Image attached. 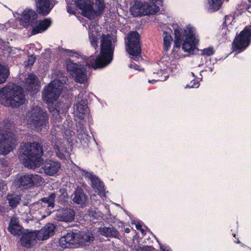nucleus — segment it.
I'll list each match as a JSON object with an SVG mask.
<instances>
[{"label": "nucleus", "mask_w": 251, "mask_h": 251, "mask_svg": "<svg viewBox=\"0 0 251 251\" xmlns=\"http://www.w3.org/2000/svg\"><path fill=\"white\" fill-rule=\"evenodd\" d=\"M114 46L109 34H103L101 39L100 54L96 57L90 56L87 57L83 56L80 52L75 50H67L69 56H75L77 58H81L84 60L85 66L90 69L96 70L104 68L109 64L113 60Z\"/></svg>", "instance_id": "nucleus-1"}, {"label": "nucleus", "mask_w": 251, "mask_h": 251, "mask_svg": "<svg viewBox=\"0 0 251 251\" xmlns=\"http://www.w3.org/2000/svg\"><path fill=\"white\" fill-rule=\"evenodd\" d=\"M43 154V149L40 144L36 142H27L21 147L19 158L25 167L35 169L40 166Z\"/></svg>", "instance_id": "nucleus-2"}, {"label": "nucleus", "mask_w": 251, "mask_h": 251, "mask_svg": "<svg viewBox=\"0 0 251 251\" xmlns=\"http://www.w3.org/2000/svg\"><path fill=\"white\" fill-rule=\"evenodd\" d=\"M25 95L22 87L13 84L0 89V103L7 107L17 108L23 104Z\"/></svg>", "instance_id": "nucleus-3"}, {"label": "nucleus", "mask_w": 251, "mask_h": 251, "mask_svg": "<svg viewBox=\"0 0 251 251\" xmlns=\"http://www.w3.org/2000/svg\"><path fill=\"white\" fill-rule=\"evenodd\" d=\"M27 121L36 132L45 133L50 126L47 111L39 106H33L27 113Z\"/></svg>", "instance_id": "nucleus-4"}, {"label": "nucleus", "mask_w": 251, "mask_h": 251, "mask_svg": "<svg viewBox=\"0 0 251 251\" xmlns=\"http://www.w3.org/2000/svg\"><path fill=\"white\" fill-rule=\"evenodd\" d=\"M12 124L8 120L0 122V154H7L15 146L16 136L12 131Z\"/></svg>", "instance_id": "nucleus-5"}, {"label": "nucleus", "mask_w": 251, "mask_h": 251, "mask_svg": "<svg viewBox=\"0 0 251 251\" xmlns=\"http://www.w3.org/2000/svg\"><path fill=\"white\" fill-rule=\"evenodd\" d=\"M77 7L82 11V15L89 19L94 16L102 15L105 9L104 0H96V9L93 8L94 2L90 0H76Z\"/></svg>", "instance_id": "nucleus-6"}, {"label": "nucleus", "mask_w": 251, "mask_h": 251, "mask_svg": "<svg viewBox=\"0 0 251 251\" xmlns=\"http://www.w3.org/2000/svg\"><path fill=\"white\" fill-rule=\"evenodd\" d=\"M126 50L135 61L141 57V36L137 31L130 32L125 38Z\"/></svg>", "instance_id": "nucleus-7"}, {"label": "nucleus", "mask_w": 251, "mask_h": 251, "mask_svg": "<svg viewBox=\"0 0 251 251\" xmlns=\"http://www.w3.org/2000/svg\"><path fill=\"white\" fill-rule=\"evenodd\" d=\"M251 42V26L245 27L239 34H237L232 43L233 50L240 52L245 50Z\"/></svg>", "instance_id": "nucleus-8"}, {"label": "nucleus", "mask_w": 251, "mask_h": 251, "mask_svg": "<svg viewBox=\"0 0 251 251\" xmlns=\"http://www.w3.org/2000/svg\"><path fill=\"white\" fill-rule=\"evenodd\" d=\"M62 84L60 80H54L46 86L42 91L43 100L48 104H52L57 100L61 92Z\"/></svg>", "instance_id": "nucleus-9"}, {"label": "nucleus", "mask_w": 251, "mask_h": 251, "mask_svg": "<svg viewBox=\"0 0 251 251\" xmlns=\"http://www.w3.org/2000/svg\"><path fill=\"white\" fill-rule=\"evenodd\" d=\"M66 69L77 82L83 83L87 79V71L83 65L74 63L69 59L66 61Z\"/></svg>", "instance_id": "nucleus-10"}, {"label": "nucleus", "mask_w": 251, "mask_h": 251, "mask_svg": "<svg viewBox=\"0 0 251 251\" xmlns=\"http://www.w3.org/2000/svg\"><path fill=\"white\" fill-rule=\"evenodd\" d=\"M66 69L77 82L83 83L87 79V71L83 65L74 63L69 59L66 61Z\"/></svg>", "instance_id": "nucleus-11"}, {"label": "nucleus", "mask_w": 251, "mask_h": 251, "mask_svg": "<svg viewBox=\"0 0 251 251\" xmlns=\"http://www.w3.org/2000/svg\"><path fill=\"white\" fill-rule=\"evenodd\" d=\"M130 12L134 17L154 14L156 12L152 5L140 0L135 1L133 5L130 8Z\"/></svg>", "instance_id": "nucleus-12"}, {"label": "nucleus", "mask_w": 251, "mask_h": 251, "mask_svg": "<svg viewBox=\"0 0 251 251\" xmlns=\"http://www.w3.org/2000/svg\"><path fill=\"white\" fill-rule=\"evenodd\" d=\"M185 39L182 42V48L184 52H187L190 54H194L196 50H198L196 47V40L195 35L191 28L188 30H184Z\"/></svg>", "instance_id": "nucleus-13"}, {"label": "nucleus", "mask_w": 251, "mask_h": 251, "mask_svg": "<svg viewBox=\"0 0 251 251\" xmlns=\"http://www.w3.org/2000/svg\"><path fill=\"white\" fill-rule=\"evenodd\" d=\"M42 179V177L38 175H25L20 176L17 183L20 187L28 189L36 185H40Z\"/></svg>", "instance_id": "nucleus-14"}, {"label": "nucleus", "mask_w": 251, "mask_h": 251, "mask_svg": "<svg viewBox=\"0 0 251 251\" xmlns=\"http://www.w3.org/2000/svg\"><path fill=\"white\" fill-rule=\"evenodd\" d=\"M56 3L55 0H36V11L40 15L46 16Z\"/></svg>", "instance_id": "nucleus-15"}, {"label": "nucleus", "mask_w": 251, "mask_h": 251, "mask_svg": "<svg viewBox=\"0 0 251 251\" xmlns=\"http://www.w3.org/2000/svg\"><path fill=\"white\" fill-rule=\"evenodd\" d=\"M24 87L29 92L36 93L40 88L39 81L37 76L34 74L30 73L25 78Z\"/></svg>", "instance_id": "nucleus-16"}, {"label": "nucleus", "mask_w": 251, "mask_h": 251, "mask_svg": "<svg viewBox=\"0 0 251 251\" xmlns=\"http://www.w3.org/2000/svg\"><path fill=\"white\" fill-rule=\"evenodd\" d=\"M60 166V163L58 161L47 160L43 162L42 169L47 175L53 176L58 172Z\"/></svg>", "instance_id": "nucleus-17"}, {"label": "nucleus", "mask_w": 251, "mask_h": 251, "mask_svg": "<svg viewBox=\"0 0 251 251\" xmlns=\"http://www.w3.org/2000/svg\"><path fill=\"white\" fill-rule=\"evenodd\" d=\"M37 239L40 240L35 232H24L21 238V243L22 246L29 248L37 243Z\"/></svg>", "instance_id": "nucleus-18"}, {"label": "nucleus", "mask_w": 251, "mask_h": 251, "mask_svg": "<svg viewBox=\"0 0 251 251\" xmlns=\"http://www.w3.org/2000/svg\"><path fill=\"white\" fill-rule=\"evenodd\" d=\"M37 18V14L34 10L26 9L23 12L21 20L23 23L24 26L27 27L29 25L33 26Z\"/></svg>", "instance_id": "nucleus-19"}, {"label": "nucleus", "mask_w": 251, "mask_h": 251, "mask_svg": "<svg viewBox=\"0 0 251 251\" xmlns=\"http://www.w3.org/2000/svg\"><path fill=\"white\" fill-rule=\"evenodd\" d=\"M185 29H182L181 27L177 25L176 27L174 28L175 41L172 53L174 55L177 54L178 50L180 49L181 45L183 40V37L185 36Z\"/></svg>", "instance_id": "nucleus-20"}, {"label": "nucleus", "mask_w": 251, "mask_h": 251, "mask_svg": "<svg viewBox=\"0 0 251 251\" xmlns=\"http://www.w3.org/2000/svg\"><path fill=\"white\" fill-rule=\"evenodd\" d=\"M55 228L56 227L53 224L50 223L47 224L38 231V236L39 238L42 240L48 239L50 236L54 235Z\"/></svg>", "instance_id": "nucleus-21"}, {"label": "nucleus", "mask_w": 251, "mask_h": 251, "mask_svg": "<svg viewBox=\"0 0 251 251\" xmlns=\"http://www.w3.org/2000/svg\"><path fill=\"white\" fill-rule=\"evenodd\" d=\"M94 240V237L91 233H77L76 245L79 246H88Z\"/></svg>", "instance_id": "nucleus-22"}, {"label": "nucleus", "mask_w": 251, "mask_h": 251, "mask_svg": "<svg viewBox=\"0 0 251 251\" xmlns=\"http://www.w3.org/2000/svg\"><path fill=\"white\" fill-rule=\"evenodd\" d=\"M73 199L74 202L79 205L81 207H84L87 200V196L84 194L83 190L82 188L77 189L75 191Z\"/></svg>", "instance_id": "nucleus-23"}, {"label": "nucleus", "mask_w": 251, "mask_h": 251, "mask_svg": "<svg viewBox=\"0 0 251 251\" xmlns=\"http://www.w3.org/2000/svg\"><path fill=\"white\" fill-rule=\"evenodd\" d=\"M59 220L64 222L73 221L75 218V212L73 209H62L57 216Z\"/></svg>", "instance_id": "nucleus-24"}, {"label": "nucleus", "mask_w": 251, "mask_h": 251, "mask_svg": "<svg viewBox=\"0 0 251 251\" xmlns=\"http://www.w3.org/2000/svg\"><path fill=\"white\" fill-rule=\"evenodd\" d=\"M51 21L50 19H45L43 21H40L38 25L34 27L32 30L33 34H36L47 30L50 25Z\"/></svg>", "instance_id": "nucleus-25"}, {"label": "nucleus", "mask_w": 251, "mask_h": 251, "mask_svg": "<svg viewBox=\"0 0 251 251\" xmlns=\"http://www.w3.org/2000/svg\"><path fill=\"white\" fill-rule=\"evenodd\" d=\"M54 138V139H53L54 137H52L51 139V145L53 147L54 152H55L56 156L59 158L64 159L65 158V155L63 152L61 151L60 148V146L62 144L61 141L60 139H58L55 137Z\"/></svg>", "instance_id": "nucleus-26"}, {"label": "nucleus", "mask_w": 251, "mask_h": 251, "mask_svg": "<svg viewBox=\"0 0 251 251\" xmlns=\"http://www.w3.org/2000/svg\"><path fill=\"white\" fill-rule=\"evenodd\" d=\"M77 233L68 232L60 239L61 242L65 241L69 245H76Z\"/></svg>", "instance_id": "nucleus-27"}, {"label": "nucleus", "mask_w": 251, "mask_h": 251, "mask_svg": "<svg viewBox=\"0 0 251 251\" xmlns=\"http://www.w3.org/2000/svg\"><path fill=\"white\" fill-rule=\"evenodd\" d=\"M100 231L105 237H117L119 235V231L114 227H103L100 229Z\"/></svg>", "instance_id": "nucleus-28"}, {"label": "nucleus", "mask_w": 251, "mask_h": 251, "mask_svg": "<svg viewBox=\"0 0 251 251\" xmlns=\"http://www.w3.org/2000/svg\"><path fill=\"white\" fill-rule=\"evenodd\" d=\"M92 185L96 188L100 193L104 191V185L102 181H101L98 177L95 176H92L91 177Z\"/></svg>", "instance_id": "nucleus-29"}, {"label": "nucleus", "mask_w": 251, "mask_h": 251, "mask_svg": "<svg viewBox=\"0 0 251 251\" xmlns=\"http://www.w3.org/2000/svg\"><path fill=\"white\" fill-rule=\"evenodd\" d=\"M56 198V194L55 193H51L48 197H45L41 199L39 201H41V203L42 204L43 203H45V204L47 205L48 207H54V202L55 199Z\"/></svg>", "instance_id": "nucleus-30"}, {"label": "nucleus", "mask_w": 251, "mask_h": 251, "mask_svg": "<svg viewBox=\"0 0 251 251\" xmlns=\"http://www.w3.org/2000/svg\"><path fill=\"white\" fill-rule=\"evenodd\" d=\"M163 36L164 50L166 52L169 50L171 47V45L173 41V38L171 35L168 34L166 31L164 32Z\"/></svg>", "instance_id": "nucleus-31"}, {"label": "nucleus", "mask_w": 251, "mask_h": 251, "mask_svg": "<svg viewBox=\"0 0 251 251\" xmlns=\"http://www.w3.org/2000/svg\"><path fill=\"white\" fill-rule=\"evenodd\" d=\"M6 199L8 201L9 206L14 208L19 204L21 198L18 196H13L12 195L9 194L7 196Z\"/></svg>", "instance_id": "nucleus-32"}, {"label": "nucleus", "mask_w": 251, "mask_h": 251, "mask_svg": "<svg viewBox=\"0 0 251 251\" xmlns=\"http://www.w3.org/2000/svg\"><path fill=\"white\" fill-rule=\"evenodd\" d=\"M9 75V71L0 64V84L4 83Z\"/></svg>", "instance_id": "nucleus-33"}, {"label": "nucleus", "mask_w": 251, "mask_h": 251, "mask_svg": "<svg viewBox=\"0 0 251 251\" xmlns=\"http://www.w3.org/2000/svg\"><path fill=\"white\" fill-rule=\"evenodd\" d=\"M211 8L214 11L218 10L222 6V0H208Z\"/></svg>", "instance_id": "nucleus-34"}, {"label": "nucleus", "mask_w": 251, "mask_h": 251, "mask_svg": "<svg viewBox=\"0 0 251 251\" xmlns=\"http://www.w3.org/2000/svg\"><path fill=\"white\" fill-rule=\"evenodd\" d=\"M214 53L215 50L213 47H209L201 50V55L203 56H209L214 54Z\"/></svg>", "instance_id": "nucleus-35"}, {"label": "nucleus", "mask_w": 251, "mask_h": 251, "mask_svg": "<svg viewBox=\"0 0 251 251\" xmlns=\"http://www.w3.org/2000/svg\"><path fill=\"white\" fill-rule=\"evenodd\" d=\"M13 226H20L19 225L18 222L15 218H12L9 223L7 229L10 232H14L13 231Z\"/></svg>", "instance_id": "nucleus-36"}, {"label": "nucleus", "mask_w": 251, "mask_h": 251, "mask_svg": "<svg viewBox=\"0 0 251 251\" xmlns=\"http://www.w3.org/2000/svg\"><path fill=\"white\" fill-rule=\"evenodd\" d=\"M89 39L92 46L95 49L98 47V38L97 35L92 34L89 36Z\"/></svg>", "instance_id": "nucleus-37"}, {"label": "nucleus", "mask_w": 251, "mask_h": 251, "mask_svg": "<svg viewBox=\"0 0 251 251\" xmlns=\"http://www.w3.org/2000/svg\"><path fill=\"white\" fill-rule=\"evenodd\" d=\"M85 106L86 105L84 104V102H83L82 100L76 104V109L80 113H84Z\"/></svg>", "instance_id": "nucleus-38"}, {"label": "nucleus", "mask_w": 251, "mask_h": 251, "mask_svg": "<svg viewBox=\"0 0 251 251\" xmlns=\"http://www.w3.org/2000/svg\"><path fill=\"white\" fill-rule=\"evenodd\" d=\"M199 86V81L196 78H194L190 83L186 85V88H198Z\"/></svg>", "instance_id": "nucleus-39"}, {"label": "nucleus", "mask_w": 251, "mask_h": 251, "mask_svg": "<svg viewBox=\"0 0 251 251\" xmlns=\"http://www.w3.org/2000/svg\"><path fill=\"white\" fill-rule=\"evenodd\" d=\"M35 61H36V57L34 55H29V56H28V59L27 60L26 65L29 67H30L33 65V64L34 63Z\"/></svg>", "instance_id": "nucleus-40"}, {"label": "nucleus", "mask_w": 251, "mask_h": 251, "mask_svg": "<svg viewBox=\"0 0 251 251\" xmlns=\"http://www.w3.org/2000/svg\"><path fill=\"white\" fill-rule=\"evenodd\" d=\"M13 231L14 233L13 232L10 233L14 235H19L22 233L21 226H13Z\"/></svg>", "instance_id": "nucleus-41"}, {"label": "nucleus", "mask_w": 251, "mask_h": 251, "mask_svg": "<svg viewBox=\"0 0 251 251\" xmlns=\"http://www.w3.org/2000/svg\"><path fill=\"white\" fill-rule=\"evenodd\" d=\"M153 248L151 246H145L141 248L140 251H153Z\"/></svg>", "instance_id": "nucleus-42"}, {"label": "nucleus", "mask_w": 251, "mask_h": 251, "mask_svg": "<svg viewBox=\"0 0 251 251\" xmlns=\"http://www.w3.org/2000/svg\"><path fill=\"white\" fill-rule=\"evenodd\" d=\"M67 11L70 14H74V11L73 9V8L71 7V5H67Z\"/></svg>", "instance_id": "nucleus-43"}, {"label": "nucleus", "mask_w": 251, "mask_h": 251, "mask_svg": "<svg viewBox=\"0 0 251 251\" xmlns=\"http://www.w3.org/2000/svg\"><path fill=\"white\" fill-rule=\"evenodd\" d=\"M233 237L235 238V240H234V242L236 243H240V241L238 239V238H237L236 237V234H233Z\"/></svg>", "instance_id": "nucleus-44"}, {"label": "nucleus", "mask_w": 251, "mask_h": 251, "mask_svg": "<svg viewBox=\"0 0 251 251\" xmlns=\"http://www.w3.org/2000/svg\"><path fill=\"white\" fill-rule=\"evenodd\" d=\"M136 228L138 230H141L142 225L138 223L136 225Z\"/></svg>", "instance_id": "nucleus-45"}, {"label": "nucleus", "mask_w": 251, "mask_h": 251, "mask_svg": "<svg viewBox=\"0 0 251 251\" xmlns=\"http://www.w3.org/2000/svg\"><path fill=\"white\" fill-rule=\"evenodd\" d=\"M130 230L129 228H126L125 229V231L126 233H129L130 232Z\"/></svg>", "instance_id": "nucleus-46"}, {"label": "nucleus", "mask_w": 251, "mask_h": 251, "mask_svg": "<svg viewBox=\"0 0 251 251\" xmlns=\"http://www.w3.org/2000/svg\"><path fill=\"white\" fill-rule=\"evenodd\" d=\"M156 80H154V79H152V80H150V79L149 80V83H153L154 82H156Z\"/></svg>", "instance_id": "nucleus-47"}, {"label": "nucleus", "mask_w": 251, "mask_h": 251, "mask_svg": "<svg viewBox=\"0 0 251 251\" xmlns=\"http://www.w3.org/2000/svg\"><path fill=\"white\" fill-rule=\"evenodd\" d=\"M191 75L193 76V77H194V78H196V76L195 75L194 73L192 72Z\"/></svg>", "instance_id": "nucleus-48"}, {"label": "nucleus", "mask_w": 251, "mask_h": 251, "mask_svg": "<svg viewBox=\"0 0 251 251\" xmlns=\"http://www.w3.org/2000/svg\"><path fill=\"white\" fill-rule=\"evenodd\" d=\"M135 66H136L134 67V68H135L136 70H139V66L138 65H136Z\"/></svg>", "instance_id": "nucleus-49"}, {"label": "nucleus", "mask_w": 251, "mask_h": 251, "mask_svg": "<svg viewBox=\"0 0 251 251\" xmlns=\"http://www.w3.org/2000/svg\"><path fill=\"white\" fill-rule=\"evenodd\" d=\"M141 231V232L142 233H144L145 231L143 229V228H141V230H140Z\"/></svg>", "instance_id": "nucleus-50"}, {"label": "nucleus", "mask_w": 251, "mask_h": 251, "mask_svg": "<svg viewBox=\"0 0 251 251\" xmlns=\"http://www.w3.org/2000/svg\"><path fill=\"white\" fill-rule=\"evenodd\" d=\"M89 215H91L92 216L95 217L94 214H91V212H90Z\"/></svg>", "instance_id": "nucleus-51"}, {"label": "nucleus", "mask_w": 251, "mask_h": 251, "mask_svg": "<svg viewBox=\"0 0 251 251\" xmlns=\"http://www.w3.org/2000/svg\"><path fill=\"white\" fill-rule=\"evenodd\" d=\"M250 3H251V0H248Z\"/></svg>", "instance_id": "nucleus-52"}, {"label": "nucleus", "mask_w": 251, "mask_h": 251, "mask_svg": "<svg viewBox=\"0 0 251 251\" xmlns=\"http://www.w3.org/2000/svg\"><path fill=\"white\" fill-rule=\"evenodd\" d=\"M131 66H132V64H130V66H129V67H131Z\"/></svg>", "instance_id": "nucleus-53"}, {"label": "nucleus", "mask_w": 251, "mask_h": 251, "mask_svg": "<svg viewBox=\"0 0 251 251\" xmlns=\"http://www.w3.org/2000/svg\"><path fill=\"white\" fill-rule=\"evenodd\" d=\"M166 251H169L168 250H166Z\"/></svg>", "instance_id": "nucleus-54"}]
</instances>
